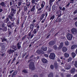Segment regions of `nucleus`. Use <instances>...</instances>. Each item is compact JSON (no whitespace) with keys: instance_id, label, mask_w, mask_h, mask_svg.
Masks as SVG:
<instances>
[{"instance_id":"obj_52","label":"nucleus","mask_w":77,"mask_h":77,"mask_svg":"<svg viewBox=\"0 0 77 77\" xmlns=\"http://www.w3.org/2000/svg\"><path fill=\"white\" fill-rule=\"evenodd\" d=\"M71 75L70 74H68L66 75L67 77H71Z\"/></svg>"},{"instance_id":"obj_50","label":"nucleus","mask_w":77,"mask_h":77,"mask_svg":"<svg viewBox=\"0 0 77 77\" xmlns=\"http://www.w3.org/2000/svg\"><path fill=\"white\" fill-rule=\"evenodd\" d=\"M19 23H20V20L19 19H18L17 22V25H18V24H19Z\"/></svg>"},{"instance_id":"obj_15","label":"nucleus","mask_w":77,"mask_h":77,"mask_svg":"<svg viewBox=\"0 0 77 77\" xmlns=\"http://www.w3.org/2000/svg\"><path fill=\"white\" fill-rule=\"evenodd\" d=\"M0 6H2V7H4V8H6V5L4 2H2L0 3Z\"/></svg>"},{"instance_id":"obj_1","label":"nucleus","mask_w":77,"mask_h":77,"mask_svg":"<svg viewBox=\"0 0 77 77\" xmlns=\"http://www.w3.org/2000/svg\"><path fill=\"white\" fill-rule=\"evenodd\" d=\"M7 24H9V25H7L8 27H10L11 29H12V27L15 26V23L14 22L12 23L11 21H9Z\"/></svg>"},{"instance_id":"obj_47","label":"nucleus","mask_w":77,"mask_h":77,"mask_svg":"<svg viewBox=\"0 0 77 77\" xmlns=\"http://www.w3.org/2000/svg\"><path fill=\"white\" fill-rule=\"evenodd\" d=\"M33 36H34V34L32 33L31 35V36H30V39H32L33 37Z\"/></svg>"},{"instance_id":"obj_23","label":"nucleus","mask_w":77,"mask_h":77,"mask_svg":"<svg viewBox=\"0 0 77 77\" xmlns=\"http://www.w3.org/2000/svg\"><path fill=\"white\" fill-rule=\"evenodd\" d=\"M45 5V2L44 1H43L42 2V3L41 5L42 8H43L44 7V5Z\"/></svg>"},{"instance_id":"obj_12","label":"nucleus","mask_w":77,"mask_h":77,"mask_svg":"<svg viewBox=\"0 0 77 77\" xmlns=\"http://www.w3.org/2000/svg\"><path fill=\"white\" fill-rule=\"evenodd\" d=\"M68 50V49L67 48L63 47L62 48V51H63V52H66V51H67Z\"/></svg>"},{"instance_id":"obj_8","label":"nucleus","mask_w":77,"mask_h":77,"mask_svg":"<svg viewBox=\"0 0 77 77\" xmlns=\"http://www.w3.org/2000/svg\"><path fill=\"white\" fill-rule=\"evenodd\" d=\"M65 66L66 67V68H65L66 69H70L71 67V65L68 64H66Z\"/></svg>"},{"instance_id":"obj_4","label":"nucleus","mask_w":77,"mask_h":77,"mask_svg":"<svg viewBox=\"0 0 77 77\" xmlns=\"http://www.w3.org/2000/svg\"><path fill=\"white\" fill-rule=\"evenodd\" d=\"M71 31L72 34H74V35H76V34L77 33V28H73L71 29Z\"/></svg>"},{"instance_id":"obj_3","label":"nucleus","mask_w":77,"mask_h":77,"mask_svg":"<svg viewBox=\"0 0 77 77\" xmlns=\"http://www.w3.org/2000/svg\"><path fill=\"white\" fill-rule=\"evenodd\" d=\"M55 57H56L55 54L53 53H51L50 54V55L49 56V58H50V59H52V60L54 59Z\"/></svg>"},{"instance_id":"obj_13","label":"nucleus","mask_w":77,"mask_h":77,"mask_svg":"<svg viewBox=\"0 0 77 77\" xmlns=\"http://www.w3.org/2000/svg\"><path fill=\"white\" fill-rule=\"evenodd\" d=\"M41 49V50L42 51H47V48L44 46H43L42 47Z\"/></svg>"},{"instance_id":"obj_33","label":"nucleus","mask_w":77,"mask_h":77,"mask_svg":"<svg viewBox=\"0 0 77 77\" xmlns=\"http://www.w3.org/2000/svg\"><path fill=\"white\" fill-rule=\"evenodd\" d=\"M8 35H11V34H12V31H11L10 30V29H9V28H8Z\"/></svg>"},{"instance_id":"obj_16","label":"nucleus","mask_w":77,"mask_h":77,"mask_svg":"<svg viewBox=\"0 0 77 77\" xmlns=\"http://www.w3.org/2000/svg\"><path fill=\"white\" fill-rule=\"evenodd\" d=\"M42 62L43 63H47V60L44 58L42 59Z\"/></svg>"},{"instance_id":"obj_63","label":"nucleus","mask_w":77,"mask_h":77,"mask_svg":"<svg viewBox=\"0 0 77 77\" xmlns=\"http://www.w3.org/2000/svg\"><path fill=\"white\" fill-rule=\"evenodd\" d=\"M75 26H76L77 27V21L75 22Z\"/></svg>"},{"instance_id":"obj_35","label":"nucleus","mask_w":77,"mask_h":77,"mask_svg":"<svg viewBox=\"0 0 77 77\" xmlns=\"http://www.w3.org/2000/svg\"><path fill=\"white\" fill-rule=\"evenodd\" d=\"M37 29H34V30L33 31V33L34 34H36V33H37V30H36Z\"/></svg>"},{"instance_id":"obj_25","label":"nucleus","mask_w":77,"mask_h":77,"mask_svg":"<svg viewBox=\"0 0 77 77\" xmlns=\"http://www.w3.org/2000/svg\"><path fill=\"white\" fill-rule=\"evenodd\" d=\"M55 18V15H54V14H53V15H52V16L50 19V20H52V21H53V20H54Z\"/></svg>"},{"instance_id":"obj_51","label":"nucleus","mask_w":77,"mask_h":77,"mask_svg":"<svg viewBox=\"0 0 77 77\" xmlns=\"http://www.w3.org/2000/svg\"><path fill=\"white\" fill-rule=\"evenodd\" d=\"M24 9L25 11H26L27 10V8L26 6H24Z\"/></svg>"},{"instance_id":"obj_48","label":"nucleus","mask_w":77,"mask_h":77,"mask_svg":"<svg viewBox=\"0 0 77 77\" xmlns=\"http://www.w3.org/2000/svg\"><path fill=\"white\" fill-rule=\"evenodd\" d=\"M5 48V45H3L2 46V50H4Z\"/></svg>"},{"instance_id":"obj_44","label":"nucleus","mask_w":77,"mask_h":77,"mask_svg":"<svg viewBox=\"0 0 77 77\" xmlns=\"http://www.w3.org/2000/svg\"><path fill=\"white\" fill-rule=\"evenodd\" d=\"M50 68L51 69H54V66H53V65H51Z\"/></svg>"},{"instance_id":"obj_17","label":"nucleus","mask_w":77,"mask_h":77,"mask_svg":"<svg viewBox=\"0 0 77 77\" xmlns=\"http://www.w3.org/2000/svg\"><path fill=\"white\" fill-rule=\"evenodd\" d=\"M9 18L11 21H14L15 20L14 18H12V17L11 16V15H9Z\"/></svg>"},{"instance_id":"obj_54","label":"nucleus","mask_w":77,"mask_h":77,"mask_svg":"<svg viewBox=\"0 0 77 77\" xmlns=\"http://www.w3.org/2000/svg\"><path fill=\"white\" fill-rule=\"evenodd\" d=\"M38 11L36 13L37 14H40L41 13V11Z\"/></svg>"},{"instance_id":"obj_41","label":"nucleus","mask_w":77,"mask_h":77,"mask_svg":"<svg viewBox=\"0 0 77 77\" xmlns=\"http://www.w3.org/2000/svg\"><path fill=\"white\" fill-rule=\"evenodd\" d=\"M11 48H12V49H15L16 48V46L14 45H12L11 46Z\"/></svg>"},{"instance_id":"obj_22","label":"nucleus","mask_w":77,"mask_h":77,"mask_svg":"<svg viewBox=\"0 0 77 77\" xmlns=\"http://www.w3.org/2000/svg\"><path fill=\"white\" fill-rule=\"evenodd\" d=\"M30 5V2H26V5L27 6V8H29Z\"/></svg>"},{"instance_id":"obj_27","label":"nucleus","mask_w":77,"mask_h":77,"mask_svg":"<svg viewBox=\"0 0 77 77\" xmlns=\"http://www.w3.org/2000/svg\"><path fill=\"white\" fill-rule=\"evenodd\" d=\"M8 21H9V18L8 17L6 20H4V23H7Z\"/></svg>"},{"instance_id":"obj_2","label":"nucleus","mask_w":77,"mask_h":77,"mask_svg":"<svg viewBox=\"0 0 77 77\" xmlns=\"http://www.w3.org/2000/svg\"><path fill=\"white\" fill-rule=\"evenodd\" d=\"M29 66L30 69H31V70H34V69H35V67L34 66V62H31L30 63Z\"/></svg>"},{"instance_id":"obj_14","label":"nucleus","mask_w":77,"mask_h":77,"mask_svg":"<svg viewBox=\"0 0 77 77\" xmlns=\"http://www.w3.org/2000/svg\"><path fill=\"white\" fill-rule=\"evenodd\" d=\"M77 48V45H72L71 46V50H73V49H75V48Z\"/></svg>"},{"instance_id":"obj_5","label":"nucleus","mask_w":77,"mask_h":77,"mask_svg":"<svg viewBox=\"0 0 77 77\" xmlns=\"http://www.w3.org/2000/svg\"><path fill=\"white\" fill-rule=\"evenodd\" d=\"M67 38L69 41H71L72 38V35L71 34L68 33L67 35Z\"/></svg>"},{"instance_id":"obj_21","label":"nucleus","mask_w":77,"mask_h":77,"mask_svg":"<svg viewBox=\"0 0 77 77\" xmlns=\"http://www.w3.org/2000/svg\"><path fill=\"white\" fill-rule=\"evenodd\" d=\"M45 16V14H42L40 16V20H42Z\"/></svg>"},{"instance_id":"obj_57","label":"nucleus","mask_w":77,"mask_h":77,"mask_svg":"<svg viewBox=\"0 0 77 77\" xmlns=\"http://www.w3.org/2000/svg\"><path fill=\"white\" fill-rule=\"evenodd\" d=\"M26 54H27V53H26V52H25L22 56V57H24V56H26Z\"/></svg>"},{"instance_id":"obj_61","label":"nucleus","mask_w":77,"mask_h":77,"mask_svg":"<svg viewBox=\"0 0 77 77\" xmlns=\"http://www.w3.org/2000/svg\"><path fill=\"white\" fill-rule=\"evenodd\" d=\"M61 71H63V72H65V70L63 69H61Z\"/></svg>"},{"instance_id":"obj_55","label":"nucleus","mask_w":77,"mask_h":77,"mask_svg":"<svg viewBox=\"0 0 77 77\" xmlns=\"http://www.w3.org/2000/svg\"><path fill=\"white\" fill-rule=\"evenodd\" d=\"M39 29V25H38V26H37V28L36 29L37 31H38Z\"/></svg>"},{"instance_id":"obj_64","label":"nucleus","mask_w":77,"mask_h":77,"mask_svg":"<svg viewBox=\"0 0 77 77\" xmlns=\"http://www.w3.org/2000/svg\"><path fill=\"white\" fill-rule=\"evenodd\" d=\"M33 77H38V76L36 75H34Z\"/></svg>"},{"instance_id":"obj_40","label":"nucleus","mask_w":77,"mask_h":77,"mask_svg":"<svg viewBox=\"0 0 77 77\" xmlns=\"http://www.w3.org/2000/svg\"><path fill=\"white\" fill-rule=\"evenodd\" d=\"M35 5H34L33 6L32 8L31 9V11H34V10H35Z\"/></svg>"},{"instance_id":"obj_28","label":"nucleus","mask_w":77,"mask_h":77,"mask_svg":"<svg viewBox=\"0 0 77 77\" xmlns=\"http://www.w3.org/2000/svg\"><path fill=\"white\" fill-rule=\"evenodd\" d=\"M53 77V74L52 72H51L48 75V77Z\"/></svg>"},{"instance_id":"obj_32","label":"nucleus","mask_w":77,"mask_h":77,"mask_svg":"<svg viewBox=\"0 0 77 77\" xmlns=\"http://www.w3.org/2000/svg\"><path fill=\"white\" fill-rule=\"evenodd\" d=\"M7 30L8 29H7V27L6 26L2 28V31H3V32H6V31H7Z\"/></svg>"},{"instance_id":"obj_36","label":"nucleus","mask_w":77,"mask_h":77,"mask_svg":"<svg viewBox=\"0 0 77 77\" xmlns=\"http://www.w3.org/2000/svg\"><path fill=\"white\" fill-rule=\"evenodd\" d=\"M26 36H27V35H25L22 38V39H21V41H23L24 40V39H25V38H26Z\"/></svg>"},{"instance_id":"obj_45","label":"nucleus","mask_w":77,"mask_h":77,"mask_svg":"<svg viewBox=\"0 0 77 77\" xmlns=\"http://www.w3.org/2000/svg\"><path fill=\"white\" fill-rule=\"evenodd\" d=\"M16 60V57H14L13 60L12 61V62L11 63V64H12V63L14 62V61H15V60Z\"/></svg>"},{"instance_id":"obj_60","label":"nucleus","mask_w":77,"mask_h":77,"mask_svg":"<svg viewBox=\"0 0 77 77\" xmlns=\"http://www.w3.org/2000/svg\"><path fill=\"white\" fill-rule=\"evenodd\" d=\"M5 24L4 23H3L2 25V27H5Z\"/></svg>"},{"instance_id":"obj_11","label":"nucleus","mask_w":77,"mask_h":77,"mask_svg":"<svg viewBox=\"0 0 77 77\" xmlns=\"http://www.w3.org/2000/svg\"><path fill=\"white\" fill-rule=\"evenodd\" d=\"M14 51H15L14 50H11V49H8V53L9 54H11V53L12 54Z\"/></svg>"},{"instance_id":"obj_46","label":"nucleus","mask_w":77,"mask_h":77,"mask_svg":"<svg viewBox=\"0 0 77 77\" xmlns=\"http://www.w3.org/2000/svg\"><path fill=\"white\" fill-rule=\"evenodd\" d=\"M55 5H53L52 7V9L53 11H55Z\"/></svg>"},{"instance_id":"obj_38","label":"nucleus","mask_w":77,"mask_h":77,"mask_svg":"<svg viewBox=\"0 0 77 77\" xmlns=\"http://www.w3.org/2000/svg\"><path fill=\"white\" fill-rule=\"evenodd\" d=\"M57 18V19L56 20V22H60V21H61V19Z\"/></svg>"},{"instance_id":"obj_53","label":"nucleus","mask_w":77,"mask_h":77,"mask_svg":"<svg viewBox=\"0 0 77 77\" xmlns=\"http://www.w3.org/2000/svg\"><path fill=\"white\" fill-rule=\"evenodd\" d=\"M61 15H62V14L61 13H60V14L58 15V17H57V18H59V17H60L61 16Z\"/></svg>"},{"instance_id":"obj_29","label":"nucleus","mask_w":77,"mask_h":77,"mask_svg":"<svg viewBox=\"0 0 77 77\" xmlns=\"http://www.w3.org/2000/svg\"><path fill=\"white\" fill-rule=\"evenodd\" d=\"M72 55L73 58H74L75 57V56H76V54L75 53L72 52Z\"/></svg>"},{"instance_id":"obj_58","label":"nucleus","mask_w":77,"mask_h":77,"mask_svg":"<svg viewBox=\"0 0 77 77\" xmlns=\"http://www.w3.org/2000/svg\"><path fill=\"white\" fill-rule=\"evenodd\" d=\"M45 19H44L41 22V23H44V22L45 21Z\"/></svg>"},{"instance_id":"obj_59","label":"nucleus","mask_w":77,"mask_h":77,"mask_svg":"<svg viewBox=\"0 0 77 77\" xmlns=\"http://www.w3.org/2000/svg\"><path fill=\"white\" fill-rule=\"evenodd\" d=\"M69 5H70V3H68V4L67 5H66V8H68V6H69Z\"/></svg>"},{"instance_id":"obj_49","label":"nucleus","mask_w":77,"mask_h":77,"mask_svg":"<svg viewBox=\"0 0 77 77\" xmlns=\"http://www.w3.org/2000/svg\"><path fill=\"white\" fill-rule=\"evenodd\" d=\"M23 72L24 73H27V70L26 69L23 70Z\"/></svg>"},{"instance_id":"obj_26","label":"nucleus","mask_w":77,"mask_h":77,"mask_svg":"<svg viewBox=\"0 0 77 77\" xmlns=\"http://www.w3.org/2000/svg\"><path fill=\"white\" fill-rule=\"evenodd\" d=\"M1 39L2 40V42H3L4 41H6V40H7V39H6L5 38H1Z\"/></svg>"},{"instance_id":"obj_37","label":"nucleus","mask_w":77,"mask_h":77,"mask_svg":"<svg viewBox=\"0 0 77 77\" xmlns=\"http://www.w3.org/2000/svg\"><path fill=\"white\" fill-rule=\"evenodd\" d=\"M53 48L55 50H57V46L56 45H54L53 46Z\"/></svg>"},{"instance_id":"obj_18","label":"nucleus","mask_w":77,"mask_h":77,"mask_svg":"<svg viewBox=\"0 0 77 77\" xmlns=\"http://www.w3.org/2000/svg\"><path fill=\"white\" fill-rule=\"evenodd\" d=\"M75 72V69L74 68H73L72 69L70 70V73L71 74H73V73H74Z\"/></svg>"},{"instance_id":"obj_20","label":"nucleus","mask_w":77,"mask_h":77,"mask_svg":"<svg viewBox=\"0 0 77 77\" xmlns=\"http://www.w3.org/2000/svg\"><path fill=\"white\" fill-rule=\"evenodd\" d=\"M63 47V42H62L60 43V45L58 47L59 49H61Z\"/></svg>"},{"instance_id":"obj_10","label":"nucleus","mask_w":77,"mask_h":77,"mask_svg":"<svg viewBox=\"0 0 77 77\" xmlns=\"http://www.w3.org/2000/svg\"><path fill=\"white\" fill-rule=\"evenodd\" d=\"M54 66L56 69H57L59 68V66L58 65V64H57V63H54Z\"/></svg>"},{"instance_id":"obj_30","label":"nucleus","mask_w":77,"mask_h":77,"mask_svg":"<svg viewBox=\"0 0 77 77\" xmlns=\"http://www.w3.org/2000/svg\"><path fill=\"white\" fill-rule=\"evenodd\" d=\"M69 56V54L67 53H65L64 54V56L65 57H68Z\"/></svg>"},{"instance_id":"obj_62","label":"nucleus","mask_w":77,"mask_h":77,"mask_svg":"<svg viewBox=\"0 0 77 77\" xmlns=\"http://www.w3.org/2000/svg\"><path fill=\"white\" fill-rule=\"evenodd\" d=\"M17 47L18 49H20L21 48V46L20 45L17 46Z\"/></svg>"},{"instance_id":"obj_19","label":"nucleus","mask_w":77,"mask_h":77,"mask_svg":"<svg viewBox=\"0 0 77 77\" xmlns=\"http://www.w3.org/2000/svg\"><path fill=\"white\" fill-rule=\"evenodd\" d=\"M54 0H49V4L50 5L51 7V6H52V3H53V2Z\"/></svg>"},{"instance_id":"obj_31","label":"nucleus","mask_w":77,"mask_h":77,"mask_svg":"<svg viewBox=\"0 0 77 77\" xmlns=\"http://www.w3.org/2000/svg\"><path fill=\"white\" fill-rule=\"evenodd\" d=\"M11 11L12 12H13V13H14V14H15V12L17 11L16 10V9H14L13 8H11Z\"/></svg>"},{"instance_id":"obj_9","label":"nucleus","mask_w":77,"mask_h":77,"mask_svg":"<svg viewBox=\"0 0 77 77\" xmlns=\"http://www.w3.org/2000/svg\"><path fill=\"white\" fill-rule=\"evenodd\" d=\"M35 23H33L31 24L29 26V28L30 29H33L34 27H35Z\"/></svg>"},{"instance_id":"obj_56","label":"nucleus","mask_w":77,"mask_h":77,"mask_svg":"<svg viewBox=\"0 0 77 77\" xmlns=\"http://www.w3.org/2000/svg\"><path fill=\"white\" fill-rule=\"evenodd\" d=\"M77 10H76L74 11L73 12V14H77Z\"/></svg>"},{"instance_id":"obj_39","label":"nucleus","mask_w":77,"mask_h":77,"mask_svg":"<svg viewBox=\"0 0 77 77\" xmlns=\"http://www.w3.org/2000/svg\"><path fill=\"white\" fill-rule=\"evenodd\" d=\"M72 60V58L71 57H69V58L67 60L68 62H71Z\"/></svg>"},{"instance_id":"obj_34","label":"nucleus","mask_w":77,"mask_h":77,"mask_svg":"<svg viewBox=\"0 0 77 77\" xmlns=\"http://www.w3.org/2000/svg\"><path fill=\"white\" fill-rule=\"evenodd\" d=\"M65 44L66 45L68 46L69 45V42L68 41H66L65 42Z\"/></svg>"},{"instance_id":"obj_43","label":"nucleus","mask_w":77,"mask_h":77,"mask_svg":"<svg viewBox=\"0 0 77 77\" xmlns=\"http://www.w3.org/2000/svg\"><path fill=\"white\" fill-rule=\"evenodd\" d=\"M22 3V2L21 1L19 2H18V5L19 6H20L21 5V3Z\"/></svg>"},{"instance_id":"obj_42","label":"nucleus","mask_w":77,"mask_h":77,"mask_svg":"<svg viewBox=\"0 0 77 77\" xmlns=\"http://www.w3.org/2000/svg\"><path fill=\"white\" fill-rule=\"evenodd\" d=\"M74 65L76 67V68H77V61H75V63L74 64Z\"/></svg>"},{"instance_id":"obj_6","label":"nucleus","mask_w":77,"mask_h":77,"mask_svg":"<svg viewBox=\"0 0 77 77\" xmlns=\"http://www.w3.org/2000/svg\"><path fill=\"white\" fill-rule=\"evenodd\" d=\"M54 44H55V42L53 40L50 41L48 43V45H49L50 46H53V45H54Z\"/></svg>"},{"instance_id":"obj_7","label":"nucleus","mask_w":77,"mask_h":77,"mask_svg":"<svg viewBox=\"0 0 77 77\" xmlns=\"http://www.w3.org/2000/svg\"><path fill=\"white\" fill-rule=\"evenodd\" d=\"M36 52L37 53L39 54H44L45 53L44 52L41 50H41H38Z\"/></svg>"},{"instance_id":"obj_24","label":"nucleus","mask_w":77,"mask_h":77,"mask_svg":"<svg viewBox=\"0 0 77 77\" xmlns=\"http://www.w3.org/2000/svg\"><path fill=\"white\" fill-rule=\"evenodd\" d=\"M16 75H17V71H16L12 75L11 77H15V76Z\"/></svg>"}]
</instances>
